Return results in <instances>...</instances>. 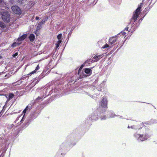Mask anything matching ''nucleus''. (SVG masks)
Here are the masks:
<instances>
[{
  "instance_id": "1",
  "label": "nucleus",
  "mask_w": 157,
  "mask_h": 157,
  "mask_svg": "<svg viewBox=\"0 0 157 157\" xmlns=\"http://www.w3.org/2000/svg\"><path fill=\"white\" fill-rule=\"evenodd\" d=\"M143 131V134H139L137 133H135L134 135V136L138 138V140L139 141H143L146 140L149 137V136L147 133L146 129L145 127H142L141 128Z\"/></svg>"
},
{
  "instance_id": "2",
  "label": "nucleus",
  "mask_w": 157,
  "mask_h": 157,
  "mask_svg": "<svg viewBox=\"0 0 157 157\" xmlns=\"http://www.w3.org/2000/svg\"><path fill=\"white\" fill-rule=\"evenodd\" d=\"M2 18L5 22L9 23L10 22V17L9 13L7 11L2 12L1 13Z\"/></svg>"
},
{
  "instance_id": "3",
  "label": "nucleus",
  "mask_w": 157,
  "mask_h": 157,
  "mask_svg": "<svg viewBox=\"0 0 157 157\" xmlns=\"http://www.w3.org/2000/svg\"><path fill=\"white\" fill-rule=\"evenodd\" d=\"M12 11L15 13L17 14H21V10L20 8L17 6H13L11 7Z\"/></svg>"
},
{
  "instance_id": "4",
  "label": "nucleus",
  "mask_w": 157,
  "mask_h": 157,
  "mask_svg": "<svg viewBox=\"0 0 157 157\" xmlns=\"http://www.w3.org/2000/svg\"><path fill=\"white\" fill-rule=\"evenodd\" d=\"M107 101L106 97H103L101 101V106L105 109H107Z\"/></svg>"
},
{
  "instance_id": "5",
  "label": "nucleus",
  "mask_w": 157,
  "mask_h": 157,
  "mask_svg": "<svg viewBox=\"0 0 157 157\" xmlns=\"http://www.w3.org/2000/svg\"><path fill=\"white\" fill-rule=\"evenodd\" d=\"M47 19L48 17L46 18V19H43L41 22L39 23L36 28V31L37 30H40L41 29L42 25L44 23L45 21H47Z\"/></svg>"
},
{
  "instance_id": "6",
  "label": "nucleus",
  "mask_w": 157,
  "mask_h": 157,
  "mask_svg": "<svg viewBox=\"0 0 157 157\" xmlns=\"http://www.w3.org/2000/svg\"><path fill=\"white\" fill-rule=\"evenodd\" d=\"M142 4V3L140 4L138 7L135 10V11L134 12V13L138 14L139 15L140 14L141 12V9L143 7Z\"/></svg>"
},
{
  "instance_id": "7",
  "label": "nucleus",
  "mask_w": 157,
  "mask_h": 157,
  "mask_svg": "<svg viewBox=\"0 0 157 157\" xmlns=\"http://www.w3.org/2000/svg\"><path fill=\"white\" fill-rule=\"evenodd\" d=\"M117 40V38L116 36L110 37L109 40V42L111 45H114L115 42Z\"/></svg>"
},
{
  "instance_id": "8",
  "label": "nucleus",
  "mask_w": 157,
  "mask_h": 157,
  "mask_svg": "<svg viewBox=\"0 0 157 157\" xmlns=\"http://www.w3.org/2000/svg\"><path fill=\"white\" fill-rule=\"evenodd\" d=\"M93 67L90 68H85L84 69V72L86 74H88V76H90L92 74V71L91 69H92Z\"/></svg>"
},
{
  "instance_id": "9",
  "label": "nucleus",
  "mask_w": 157,
  "mask_h": 157,
  "mask_svg": "<svg viewBox=\"0 0 157 157\" xmlns=\"http://www.w3.org/2000/svg\"><path fill=\"white\" fill-rule=\"evenodd\" d=\"M139 15L138 14L133 13L132 17L131 19V22H132L133 23L134 22L137 20Z\"/></svg>"
},
{
  "instance_id": "10",
  "label": "nucleus",
  "mask_w": 157,
  "mask_h": 157,
  "mask_svg": "<svg viewBox=\"0 0 157 157\" xmlns=\"http://www.w3.org/2000/svg\"><path fill=\"white\" fill-rule=\"evenodd\" d=\"M102 58V55H99L98 56H95L93 57V59H94L93 60L94 62H97L101 58Z\"/></svg>"
},
{
  "instance_id": "11",
  "label": "nucleus",
  "mask_w": 157,
  "mask_h": 157,
  "mask_svg": "<svg viewBox=\"0 0 157 157\" xmlns=\"http://www.w3.org/2000/svg\"><path fill=\"white\" fill-rule=\"evenodd\" d=\"M27 36V35L26 34H23L18 38L17 40L18 41H21L25 39Z\"/></svg>"
},
{
  "instance_id": "12",
  "label": "nucleus",
  "mask_w": 157,
  "mask_h": 157,
  "mask_svg": "<svg viewBox=\"0 0 157 157\" xmlns=\"http://www.w3.org/2000/svg\"><path fill=\"white\" fill-rule=\"evenodd\" d=\"M91 120L96 121L98 120V115H95V113H92L90 117Z\"/></svg>"
},
{
  "instance_id": "13",
  "label": "nucleus",
  "mask_w": 157,
  "mask_h": 157,
  "mask_svg": "<svg viewBox=\"0 0 157 157\" xmlns=\"http://www.w3.org/2000/svg\"><path fill=\"white\" fill-rule=\"evenodd\" d=\"M29 38L31 42H33L35 39V36L33 34L31 33L29 36Z\"/></svg>"
},
{
  "instance_id": "14",
  "label": "nucleus",
  "mask_w": 157,
  "mask_h": 157,
  "mask_svg": "<svg viewBox=\"0 0 157 157\" xmlns=\"http://www.w3.org/2000/svg\"><path fill=\"white\" fill-rule=\"evenodd\" d=\"M14 95L13 94L11 93H9V94L8 95V97H9L8 98H7L6 95V97L7 98V102L9 101L12 98H13L14 97Z\"/></svg>"
},
{
  "instance_id": "15",
  "label": "nucleus",
  "mask_w": 157,
  "mask_h": 157,
  "mask_svg": "<svg viewBox=\"0 0 157 157\" xmlns=\"http://www.w3.org/2000/svg\"><path fill=\"white\" fill-rule=\"evenodd\" d=\"M6 27V25L2 22L0 21V27L2 29H4Z\"/></svg>"
},
{
  "instance_id": "16",
  "label": "nucleus",
  "mask_w": 157,
  "mask_h": 157,
  "mask_svg": "<svg viewBox=\"0 0 157 157\" xmlns=\"http://www.w3.org/2000/svg\"><path fill=\"white\" fill-rule=\"evenodd\" d=\"M62 36V34L61 33H60L57 35V38L58 40H60L61 39V38Z\"/></svg>"
},
{
  "instance_id": "17",
  "label": "nucleus",
  "mask_w": 157,
  "mask_h": 157,
  "mask_svg": "<svg viewBox=\"0 0 157 157\" xmlns=\"http://www.w3.org/2000/svg\"><path fill=\"white\" fill-rule=\"evenodd\" d=\"M109 46V45L107 44H106L104 45V46L102 47V48L103 49H105L106 48L108 47Z\"/></svg>"
},
{
  "instance_id": "18",
  "label": "nucleus",
  "mask_w": 157,
  "mask_h": 157,
  "mask_svg": "<svg viewBox=\"0 0 157 157\" xmlns=\"http://www.w3.org/2000/svg\"><path fill=\"white\" fill-rule=\"evenodd\" d=\"M121 33L124 36L126 35L127 33H126L124 30H123L121 31Z\"/></svg>"
},
{
  "instance_id": "19",
  "label": "nucleus",
  "mask_w": 157,
  "mask_h": 157,
  "mask_svg": "<svg viewBox=\"0 0 157 157\" xmlns=\"http://www.w3.org/2000/svg\"><path fill=\"white\" fill-rule=\"evenodd\" d=\"M128 28H129L128 27H126V28H125L124 29V30L125 31L127 32V33H128L129 31L128 30Z\"/></svg>"
},
{
  "instance_id": "20",
  "label": "nucleus",
  "mask_w": 157,
  "mask_h": 157,
  "mask_svg": "<svg viewBox=\"0 0 157 157\" xmlns=\"http://www.w3.org/2000/svg\"><path fill=\"white\" fill-rule=\"evenodd\" d=\"M36 71L35 70L34 71H32L29 74V75H31V74H34L35 73H36Z\"/></svg>"
},
{
  "instance_id": "21",
  "label": "nucleus",
  "mask_w": 157,
  "mask_h": 157,
  "mask_svg": "<svg viewBox=\"0 0 157 157\" xmlns=\"http://www.w3.org/2000/svg\"><path fill=\"white\" fill-rule=\"evenodd\" d=\"M101 120H103V119H106V117L105 116H103L101 117Z\"/></svg>"
},
{
  "instance_id": "22",
  "label": "nucleus",
  "mask_w": 157,
  "mask_h": 157,
  "mask_svg": "<svg viewBox=\"0 0 157 157\" xmlns=\"http://www.w3.org/2000/svg\"><path fill=\"white\" fill-rule=\"evenodd\" d=\"M83 67H84L83 64L81 65V67H80L79 68V69L78 70V72H79V71H80L83 68Z\"/></svg>"
},
{
  "instance_id": "23",
  "label": "nucleus",
  "mask_w": 157,
  "mask_h": 157,
  "mask_svg": "<svg viewBox=\"0 0 157 157\" xmlns=\"http://www.w3.org/2000/svg\"><path fill=\"white\" fill-rule=\"evenodd\" d=\"M16 43L15 42H14L12 44L11 46L13 47H14L16 46Z\"/></svg>"
},
{
  "instance_id": "24",
  "label": "nucleus",
  "mask_w": 157,
  "mask_h": 157,
  "mask_svg": "<svg viewBox=\"0 0 157 157\" xmlns=\"http://www.w3.org/2000/svg\"><path fill=\"white\" fill-rule=\"evenodd\" d=\"M43 98V97H38L36 98V100H40V99H42Z\"/></svg>"
},
{
  "instance_id": "25",
  "label": "nucleus",
  "mask_w": 157,
  "mask_h": 157,
  "mask_svg": "<svg viewBox=\"0 0 157 157\" xmlns=\"http://www.w3.org/2000/svg\"><path fill=\"white\" fill-rule=\"evenodd\" d=\"M18 55V53L16 52L14 54H13L12 56L13 57H15Z\"/></svg>"
},
{
  "instance_id": "26",
  "label": "nucleus",
  "mask_w": 157,
  "mask_h": 157,
  "mask_svg": "<svg viewBox=\"0 0 157 157\" xmlns=\"http://www.w3.org/2000/svg\"><path fill=\"white\" fill-rule=\"evenodd\" d=\"M39 69V64H38L35 70L36 71L38 70Z\"/></svg>"
},
{
  "instance_id": "27",
  "label": "nucleus",
  "mask_w": 157,
  "mask_h": 157,
  "mask_svg": "<svg viewBox=\"0 0 157 157\" xmlns=\"http://www.w3.org/2000/svg\"><path fill=\"white\" fill-rule=\"evenodd\" d=\"M62 42V40H59L57 42V44H60Z\"/></svg>"
},
{
  "instance_id": "28",
  "label": "nucleus",
  "mask_w": 157,
  "mask_h": 157,
  "mask_svg": "<svg viewBox=\"0 0 157 157\" xmlns=\"http://www.w3.org/2000/svg\"><path fill=\"white\" fill-rule=\"evenodd\" d=\"M56 48H57L59 46V44L56 43Z\"/></svg>"
},
{
  "instance_id": "29",
  "label": "nucleus",
  "mask_w": 157,
  "mask_h": 157,
  "mask_svg": "<svg viewBox=\"0 0 157 157\" xmlns=\"http://www.w3.org/2000/svg\"><path fill=\"white\" fill-rule=\"evenodd\" d=\"M26 111H27L26 110V109H25L23 111V113H24V114H25V113H26Z\"/></svg>"
},
{
  "instance_id": "30",
  "label": "nucleus",
  "mask_w": 157,
  "mask_h": 157,
  "mask_svg": "<svg viewBox=\"0 0 157 157\" xmlns=\"http://www.w3.org/2000/svg\"><path fill=\"white\" fill-rule=\"evenodd\" d=\"M40 18L39 17H36V20H38Z\"/></svg>"
},
{
  "instance_id": "31",
  "label": "nucleus",
  "mask_w": 157,
  "mask_h": 157,
  "mask_svg": "<svg viewBox=\"0 0 157 157\" xmlns=\"http://www.w3.org/2000/svg\"><path fill=\"white\" fill-rule=\"evenodd\" d=\"M29 107L28 106H27L26 108H25V109H26V110H28L29 109Z\"/></svg>"
},
{
  "instance_id": "32",
  "label": "nucleus",
  "mask_w": 157,
  "mask_h": 157,
  "mask_svg": "<svg viewBox=\"0 0 157 157\" xmlns=\"http://www.w3.org/2000/svg\"><path fill=\"white\" fill-rule=\"evenodd\" d=\"M23 121V118L21 120V122H22Z\"/></svg>"
},
{
  "instance_id": "33",
  "label": "nucleus",
  "mask_w": 157,
  "mask_h": 157,
  "mask_svg": "<svg viewBox=\"0 0 157 157\" xmlns=\"http://www.w3.org/2000/svg\"><path fill=\"white\" fill-rule=\"evenodd\" d=\"M2 2V0H0V3Z\"/></svg>"
},
{
  "instance_id": "34",
  "label": "nucleus",
  "mask_w": 157,
  "mask_h": 157,
  "mask_svg": "<svg viewBox=\"0 0 157 157\" xmlns=\"http://www.w3.org/2000/svg\"><path fill=\"white\" fill-rule=\"evenodd\" d=\"M11 126L12 127H13L14 126L13 124H12L11 125Z\"/></svg>"
},
{
  "instance_id": "35",
  "label": "nucleus",
  "mask_w": 157,
  "mask_h": 157,
  "mask_svg": "<svg viewBox=\"0 0 157 157\" xmlns=\"http://www.w3.org/2000/svg\"><path fill=\"white\" fill-rule=\"evenodd\" d=\"M141 124L143 126V125H144L143 124Z\"/></svg>"
},
{
  "instance_id": "36",
  "label": "nucleus",
  "mask_w": 157,
  "mask_h": 157,
  "mask_svg": "<svg viewBox=\"0 0 157 157\" xmlns=\"http://www.w3.org/2000/svg\"><path fill=\"white\" fill-rule=\"evenodd\" d=\"M130 128V127L129 126H128V128Z\"/></svg>"
},
{
  "instance_id": "37",
  "label": "nucleus",
  "mask_w": 157,
  "mask_h": 157,
  "mask_svg": "<svg viewBox=\"0 0 157 157\" xmlns=\"http://www.w3.org/2000/svg\"><path fill=\"white\" fill-rule=\"evenodd\" d=\"M87 61H86L85 62V63H86V62H87Z\"/></svg>"
},
{
  "instance_id": "38",
  "label": "nucleus",
  "mask_w": 157,
  "mask_h": 157,
  "mask_svg": "<svg viewBox=\"0 0 157 157\" xmlns=\"http://www.w3.org/2000/svg\"><path fill=\"white\" fill-rule=\"evenodd\" d=\"M147 9V8H145V10H146Z\"/></svg>"
}]
</instances>
